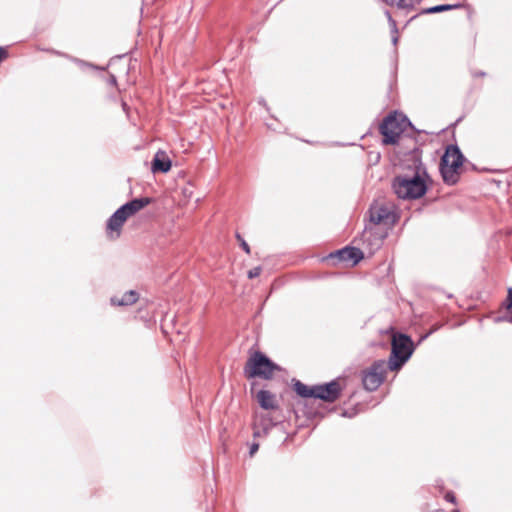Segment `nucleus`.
Instances as JSON below:
<instances>
[{"instance_id":"18","label":"nucleus","mask_w":512,"mask_h":512,"mask_svg":"<svg viewBox=\"0 0 512 512\" xmlns=\"http://www.w3.org/2000/svg\"><path fill=\"white\" fill-rule=\"evenodd\" d=\"M505 307L507 310V315L505 317H498L497 321H508L512 323V287L508 289V295L505 301Z\"/></svg>"},{"instance_id":"6","label":"nucleus","mask_w":512,"mask_h":512,"mask_svg":"<svg viewBox=\"0 0 512 512\" xmlns=\"http://www.w3.org/2000/svg\"><path fill=\"white\" fill-rule=\"evenodd\" d=\"M388 365L385 360H377L362 372V383L367 391H375L384 382Z\"/></svg>"},{"instance_id":"19","label":"nucleus","mask_w":512,"mask_h":512,"mask_svg":"<svg viewBox=\"0 0 512 512\" xmlns=\"http://www.w3.org/2000/svg\"><path fill=\"white\" fill-rule=\"evenodd\" d=\"M385 15L388 19V23L390 26L391 34H392V43L394 46L398 43V28L396 21L392 18L391 13L389 11L385 12Z\"/></svg>"},{"instance_id":"3","label":"nucleus","mask_w":512,"mask_h":512,"mask_svg":"<svg viewBox=\"0 0 512 512\" xmlns=\"http://www.w3.org/2000/svg\"><path fill=\"white\" fill-rule=\"evenodd\" d=\"M282 368L271 361L262 352H254L246 362L244 374L247 378L272 379L275 371H281Z\"/></svg>"},{"instance_id":"29","label":"nucleus","mask_w":512,"mask_h":512,"mask_svg":"<svg viewBox=\"0 0 512 512\" xmlns=\"http://www.w3.org/2000/svg\"><path fill=\"white\" fill-rule=\"evenodd\" d=\"M110 83L111 84H116V77L114 75L110 76Z\"/></svg>"},{"instance_id":"5","label":"nucleus","mask_w":512,"mask_h":512,"mask_svg":"<svg viewBox=\"0 0 512 512\" xmlns=\"http://www.w3.org/2000/svg\"><path fill=\"white\" fill-rule=\"evenodd\" d=\"M464 156L457 145H448L441 158L440 172L445 183L454 184L457 181V170L462 166Z\"/></svg>"},{"instance_id":"25","label":"nucleus","mask_w":512,"mask_h":512,"mask_svg":"<svg viewBox=\"0 0 512 512\" xmlns=\"http://www.w3.org/2000/svg\"><path fill=\"white\" fill-rule=\"evenodd\" d=\"M258 449H259V444L258 443H253L250 446L249 455L253 456L258 451Z\"/></svg>"},{"instance_id":"24","label":"nucleus","mask_w":512,"mask_h":512,"mask_svg":"<svg viewBox=\"0 0 512 512\" xmlns=\"http://www.w3.org/2000/svg\"><path fill=\"white\" fill-rule=\"evenodd\" d=\"M445 500L451 503H455L456 497L452 492H447L445 494Z\"/></svg>"},{"instance_id":"2","label":"nucleus","mask_w":512,"mask_h":512,"mask_svg":"<svg viewBox=\"0 0 512 512\" xmlns=\"http://www.w3.org/2000/svg\"><path fill=\"white\" fill-rule=\"evenodd\" d=\"M415 350V345L410 336L397 333L391 341V353L386 362L389 370L398 371L410 359Z\"/></svg>"},{"instance_id":"31","label":"nucleus","mask_w":512,"mask_h":512,"mask_svg":"<svg viewBox=\"0 0 512 512\" xmlns=\"http://www.w3.org/2000/svg\"><path fill=\"white\" fill-rule=\"evenodd\" d=\"M254 436H255V437L260 436V432H259V430H257V429H255V430H254Z\"/></svg>"},{"instance_id":"4","label":"nucleus","mask_w":512,"mask_h":512,"mask_svg":"<svg viewBox=\"0 0 512 512\" xmlns=\"http://www.w3.org/2000/svg\"><path fill=\"white\" fill-rule=\"evenodd\" d=\"M409 119L396 112L386 116L380 124V132L383 135V144L394 145L397 144L401 134L407 126H410Z\"/></svg>"},{"instance_id":"8","label":"nucleus","mask_w":512,"mask_h":512,"mask_svg":"<svg viewBox=\"0 0 512 512\" xmlns=\"http://www.w3.org/2000/svg\"><path fill=\"white\" fill-rule=\"evenodd\" d=\"M342 392V387L337 380L315 385V398L326 402L336 401Z\"/></svg>"},{"instance_id":"12","label":"nucleus","mask_w":512,"mask_h":512,"mask_svg":"<svg viewBox=\"0 0 512 512\" xmlns=\"http://www.w3.org/2000/svg\"><path fill=\"white\" fill-rule=\"evenodd\" d=\"M171 159L163 150H158L151 163V171L153 173H167L171 169Z\"/></svg>"},{"instance_id":"20","label":"nucleus","mask_w":512,"mask_h":512,"mask_svg":"<svg viewBox=\"0 0 512 512\" xmlns=\"http://www.w3.org/2000/svg\"><path fill=\"white\" fill-rule=\"evenodd\" d=\"M238 241L240 242V246L243 248V250L249 254L250 253V247L249 245L247 244V242L241 237L240 234H237L236 235Z\"/></svg>"},{"instance_id":"13","label":"nucleus","mask_w":512,"mask_h":512,"mask_svg":"<svg viewBox=\"0 0 512 512\" xmlns=\"http://www.w3.org/2000/svg\"><path fill=\"white\" fill-rule=\"evenodd\" d=\"M139 299V293L136 290H129L122 295H113L109 302L111 306L127 307L136 303Z\"/></svg>"},{"instance_id":"21","label":"nucleus","mask_w":512,"mask_h":512,"mask_svg":"<svg viewBox=\"0 0 512 512\" xmlns=\"http://www.w3.org/2000/svg\"><path fill=\"white\" fill-rule=\"evenodd\" d=\"M261 267L260 266H257V267H254L253 269L249 270L248 271V278L252 279V278H255L257 276L260 275L261 273Z\"/></svg>"},{"instance_id":"9","label":"nucleus","mask_w":512,"mask_h":512,"mask_svg":"<svg viewBox=\"0 0 512 512\" xmlns=\"http://www.w3.org/2000/svg\"><path fill=\"white\" fill-rule=\"evenodd\" d=\"M364 257L363 252L357 247L346 246L337 250L329 255L331 259H338L342 262H352L353 265L357 264Z\"/></svg>"},{"instance_id":"15","label":"nucleus","mask_w":512,"mask_h":512,"mask_svg":"<svg viewBox=\"0 0 512 512\" xmlns=\"http://www.w3.org/2000/svg\"><path fill=\"white\" fill-rule=\"evenodd\" d=\"M257 400L263 409L270 410L276 408L275 397L267 390H260L257 393Z\"/></svg>"},{"instance_id":"28","label":"nucleus","mask_w":512,"mask_h":512,"mask_svg":"<svg viewBox=\"0 0 512 512\" xmlns=\"http://www.w3.org/2000/svg\"><path fill=\"white\" fill-rule=\"evenodd\" d=\"M266 126H267L269 129H271V130H274V131H275V130H277V128H276V127H274V126H273V124H271V123H268V122H267V123H266Z\"/></svg>"},{"instance_id":"1","label":"nucleus","mask_w":512,"mask_h":512,"mask_svg":"<svg viewBox=\"0 0 512 512\" xmlns=\"http://www.w3.org/2000/svg\"><path fill=\"white\" fill-rule=\"evenodd\" d=\"M427 177L426 168L421 161H417L413 174H402L394 178L393 191L398 198L403 200L419 199L427 191Z\"/></svg>"},{"instance_id":"23","label":"nucleus","mask_w":512,"mask_h":512,"mask_svg":"<svg viewBox=\"0 0 512 512\" xmlns=\"http://www.w3.org/2000/svg\"><path fill=\"white\" fill-rule=\"evenodd\" d=\"M438 329H439L438 325L433 326L428 333H426L425 335L421 336L420 342L425 340L426 338H428L431 334L436 332Z\"/></svg>"},{"instance_id":"7","label":"nucleus","mask_w":512,"mask_h":512,"mask_svg":"<svg viewBox=\"0 0 512 512\" xmlns=\"http://www.w3.org/2000/svg\"><path fill=\"white\" fill-rule=\"evenodd\" d=\"M387 234V227H373L371 224L366 223L359 237V241L370 253H374L382 246L383 240L387 237Z\"/></svg>"},{"instance_id":"26","label":"nucleus","mask_w":512,"mask_h":512,"mask_svg":"<svg viewBox=\"0 0 512 512\" xmlns=\"http://www.w3.org/2000/svg\"><path fill=\"white\" fill-rule=\"evenodd\" d=\"M258 103H259V105L265 107L267 111H269V107L267 106V103L263 98L259 99Z\"/></svg>"},{"instance_id":"14","label":"nucleus","mask_w":512,"mask_h":512,"mask_svg":"<svg viewBox=\"0 0 512 512\" xmlns=\"http://www.w3.org/2000/svg\"><path fill=\"white\" fill-rule=\"evenodd\" d=\"M151 199L148 197L144 198H135L124 205L120 207L121 213H125V216L127 218L135 215L137 212H139L141 209L146 207L148 204H150Z\"/></svg>"},{"instance_id":"22","label":"nucleus","mask_w":512,"mask_h":512,"mask_svg":"<svg viewBox=\"0 0 512 512\" xmlns=\"http://www.w3.org/2000/svg\"><path fill=\"white\" fill-rule=\"evenodd\" d=\"M72 61L75 62L76 64H78L80 67H86V66L88 67L89 66V67L95 68L94 65L86 63L85 61L77 59V58H72Z\"/></svg>"},{"instance_id":"11","label":"nucleus","mask_w":512,"mask_h":512,"mask_svg":"<svg viewBox=\"0 0 512 512\" xmlns=\"http://www.w3.org/2000/svg\"><path fill=\"white\" fill-rule=\"evenodd\" d=\"M128 218L125 213H121V209L118 208L107 221V232L111 238L119 237L123 224Z\"/></svg>"},{"instance_id":"10","label":"nucleus","mask_w":512,"mask_h":512,"mask_svg":"<svg viewBox=\"0 0 512 512\" xmlns=\"http://www.w3.org/2000/svg\"><path fill=\"white\" fill-rule=\"evenodd\" d=\"M392 213L390 209L384 205H375L369 209V220L368 224H371L373 227L376 226H385L387 225V221L391 218Z\"/></svg>"},{"instance_id":"17","label":"nucleus","mask_w":512,"mask_h":512,"mask_svg":"<svg viewBox=\"0 0 512 512\" xmlns=\"http://www.w3.org/2000/svg\"><path fill=\"white\" fill-rule=\"evenodd\" d=\"M460 5H453V4H440L428 8H424L420 11V15H426V14H436L441 12H446L453 10L455 8H458Z\"/></svg>"},{"instance_id":"32","label":"nucleus","mask_w":512,"mask_h":512,"mask_svg":"<svg viewBox=\"0 0 512 512\" xmlns=\"http://www.w3.org/2000/svg\"><path fill=\"white\" fill-rule=\"evenodd\" d=\"M342 416H344V417H348L349 415H348L347 411H344V412L342 413Z\"/></svg>"},{"instance_id":"30","label":"nucleus","mask_w":512,"mask_h":512,"mask_svg":"<svg viewBox=\"0 0 512 512\" xmlns=\"http://www.w3.org/2000/svg\"><path fill=\"white\" fill-rule=\"evenodd\" d=\"M122 108L125 112H127L128 106L125 102H122Z\"/></svg>"},{"instance_id":"27","label":"nucleus","mask_w":512,"mask_h":512,"mask_svg":"<svg viewBox=\"0 0 512 512\" xmlns=\"http://www.w3.org/2000/svg\"><path fill=\"white\" fill-rule=\"evenodd\" d=\"M485 75H486V73L483 71L473 72V77H484Z\"/></svg>"},{"instance_id":"16","label":"nucleus","mask_w":512,"mask_h":512,"mask_svg":"<svg viewBox=\"0 0 512 512\" xmlns=\"http://www.w3.org/2000/svg\"><path fill=\"white\" fill-rule=\"evenodd\" d=\"M294 390L302 398H315V385L309 387L301 381L296 380L294 383Z\"/></svg>"}]
</instances>
